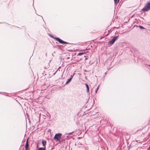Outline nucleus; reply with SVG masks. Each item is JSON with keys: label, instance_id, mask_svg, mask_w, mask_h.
<instances>
[{"label": "nucleus", "instance_id": "19", "mask_svg": "<svg viewBox=\"0 0 150 150\" xmlns=\"http://www.w3.org/2000/svg\"><path fill=\"white\" fill-rule=\"evenodd\" d=\"M149 66L150 67V65H149Z\"/></svg>", "mask_w": 150, "mask_h": 150}, {"label": "nucleus", "instance_id": "1", "mask_svg": "<svg viewBox=\"0 0 150 150\" xmlns=\"http://www.w3.org/2000/svg\"><path fill=\"white\" fill-rule=\"evenodd\" d=\"M150 10V2L146 4L144 7L142 9V11H148Z\"/></svg>", "mask_w": 150, "mask_h": 150}, {"label": "nucleus", "instance_id": "10", "mask_svg": "<svg viewBox=\"0 0 150 150\" xmlns=\"http://www.w3.org/2000/svg\"><path fill=\"white\" fill-rule=\"evenodd\" d=\"M38 150H45V148H39Z\"/></svg>", "mask_w": 150, "mask_h": 150}, {"label": "nucleus", "instance_id": "20", "mask_svg": "<svg viewBox=\"0 0 150 150\" xmlns=\"http://www.w3.org/2000/svg\"><path fill=\"white\" fill-rule=\"evenodd\" d=\"M136 142H137V140H136Z\"/></svg>", "mask_w": 150, "mask_h": 150}, {"label": "nucleus", "instance_id": "3", "mask_svg": "<svg viewBox=\"0 0 150 150\" xmlns=\"http://www.w3.org/2000/svg\"><path fill=\"white\" fill-rule=\"evenodd\" d=\"M29 144H28V138L27 139L26 142V144L25 145V149L26 150H29Z\"/></svg>", "mask_w": 150, "mask_h": 150}, {"label": "nucleus", "instance_id": "12", "mask_svg": "<svg viewBox=\"0 0 150 150\" xmlns=\"http://www.w3.org/2000/svg\"><path fill=\"white\" fill-rule=\"evenodd\" d=\"M54 139H56V134L54 137Z\"/></svg>", "mask_w": 150, "mask_h": 150}, {"label": "nucleus", "instance_id": "8", "mask_svg": "<svg viewBox=\"0 0 150 150\" xmlns=\"http://www.w3.org/2000/svg\"><path fill=\"white\" fill-rule=\"evenodd\" d=\"M85 85L87 88V92H89V88L88 85L87 83L85 84Z\"/></svg>", "mask_w": 150, "mask_h": 150}, {"label": "nucleus", "instance_id": "15", "mask_svg": "<svg viewBox=\"0 0 150 150\" xmlns=\"http://www.w3.org/2000/svg\"><path fill=\"white\" fill-rule=\"evenodd\" d=\"M98 88H99V86H98V87L97 88V89H96V93H97V91L98 90Z\"/></svg>", "mask_w": 150, "mask_h": 150}, {"label": "nucleus", "instance_id": "9", "mask_svg": "<svg viewBox=\"0 0 150 150\" xmlns=\"http://www.w3.org/2000/svg\"><path fill=\"white\" fill-rule=\"evenodd\" d=\"M120 0H114V1L115 4H117L119 2Z\"/></svg>", "mask_w": 150, "mask_h": 150}, {"label": "nucleus", "instance_id": "13", "mask_svg": "<svg viewBox=\"0 0 150 150\" xmlns=\"http://www.w3.org/2000/svg\"><path fill=\"white\" fill-rule=\"evenodd\" d=\"M83 54V53H79L78 54V55H80Z\"/></svg>", "mask_w": 150, "mask_h": 150}, {"label": "nucleus", "instance_id": "4", "mask_svg": "<svg viewBox=\"0 0 150 150\" xmlns=\"http://www.w3.org/2000/svg\"><path fill=\"white\" fill-rule=\"evenodd\" d=\"M57 41H58L60 43H61V44H66L68 43V42H64V41L60 39L59 38H57Z\"/></svg>", "mask_w": 150, "mask_h": 150}, {"label": "nucleus", "instance_id": "6", "mask_svg": "<svg viewBox=\"0 0 150 150\" xmlns=\"http://www.w3.org/2000/svg\"><path fill=\"white\" fill-rule=\"evenodd\" d=\"M42 144L44 146H45L46 144V141L45 140H42Z\"/></svg>", "mask_w": 150, "mask_h": 150}, {"label": "nucleus", "instance_id": "2", "mask_svg": "<svg viewBox=\"0 0 150 150\" xmlns=\"http://www.w3.org/2000/svg\"><path fill=\"white\" fill-rule=\"evenodd\" d=\"M118 37V36L114 37L112 40L109 41V43L110 44H113L115 41L117 39Z\"/></svg>", "mask_w": 150, "mask_h": 150}, {"label": "nucleus", "instance_id": "7", "mask_svg": "<svg viewBox=\"0 0 150 150\" xmlns=\"http://www.w3.org/2000/svg\"><path fill=\"white\" fill-rule=\"evenodd\" d=\"M72 78V77H71V78H69V79H68V80L66 82L65 84H68V83H69L71 81V80Z\"/></svg>", "mask_w": 150, "mask_h": 150}, {"label": "nucleus", "instance_id": "16", "mask_svg": "<svg viewBox=\"0 0 150 150\" xmlns=\"http://www.w3.org/2000/svg\"><path fill=\"white\" fill-rule=\"evenodd\" d=\"M67 50L69 51H71V49H70L69 48H68Z\"/></svg>", "mask_w": 150, "mask_h": 150}, {"label": "nucleus", "instance_id": "11", "mask_svg": "<svg viewBox=\"0 0 150 150\" xmlns=\"http://www.w3.org/2000/svg\"><path fill=\"white\" fill-rule=\"evenodd\" d=\"M139 28L141 29H143L144 28L142 26L140 25L139 26Z\"/></svg>", "mask_w": 150, "mask_h": 150}, {"label": "nucleus", "instance_id": "14", "mask_svg": "<svg viewBox=\"0 0 150 150\" xmlns=\"http://www.w3.org/2000/svg\"><path fill=\"white\" fill-rule=\"evenodd\" d=\"M49 35H50V36L51 37H52V38H54V39H56V38H55V37L54 38V37H53L52 35H50V34H49Z\"/></svg>", "mask_w": 150, "mask_h": 150}, {"label": "nucleus", "instance_id": "17", "mask_svg": "<svg viewBox=\"0 0 150 150\" xmlns=\"http://www.w3.org/2000/svg\"><path fill=\"white\" fill-rule=\"evenodd\" d=\"M73 132H71V133H69V134H72V133H73Z\"/></svg>", "mask_w": 150, "mask_h": 150}, {"label": "nucleus", "instance_id": "5", "mask_svg": "<svg viewBox=\"0 0 150 150\" xmlns=\"http://www.w3.org/2000/svg\"><path fill=\"white\" fill-rule=\"evenodd\" d=\"M61 134H57V141H60V138L61 136Z\"/></svg>", "mask_w": 150, "mask_h": 150}, {"label": "nucleus", "instance_id": "18", "mask_svg": "<svg viewBox=\"0 0 150 150\" xmlns=\"http://www.w3.org/2000/svg\"><path fill=\"white\" fill-rule=\"evenodd\" d=\"M138 131H139V130H137V131H136V132H138Z\"/></svg>", "mask_w": 150, "mask_h": 150}]
</instances>
